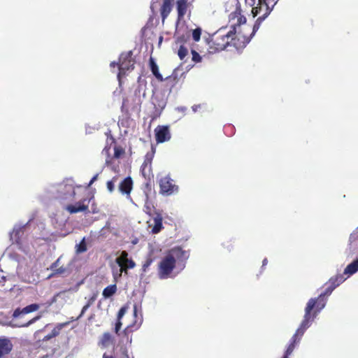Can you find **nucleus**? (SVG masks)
<instances>
[{
  "mask_svg": "<svg viewBox=\"0 0 358 358\" xmlns=\"http://www.w3.org/2000/svg\"><path fill=\"white\" fill-rule=\"evenodd\" d=\"M189 258V253L181 247H174L169 250L158 265V276L160 279H167L176 267V262H185Z\"/></svg>",
  "mask_w": 358,
  "mask_h": 358,
  "instance_id": "nucleus-1",
  "label": "nucleus"
},
{
  "mask_svg": "<svg viewBox=\"0 0 358 358\" xmlns=\"http://www.w3.org/2000/svg\"><path fill=\"white\" fill-rule=\"evenodd\" d=\"M345 274H337L334 276H332L329 281L325 284L327 287L324 292L321 293L318 297L317 298H311L308 301L307 304H309L312 302V313H314L315 315H317L320 310L325 306L326 305V299L325 296H329L332 292L339 286L342 282H343L347 277L344 276Z\"/></svg>",
  "mask_w": 358,
  "mask_h": 358,
  "instance_id": "nucleus-2",
  "label": "nucleus"
},
{
  "mask_svg": "<svg viewBox=\"0 0 358 358\" xmlns=\"http://www.w3.org/2000/svg\"><path fill=\"white\" fill-rule=\"evenodd\" d=\"M312 302L306 304L305 308V314L299 327L296 329L295 334L292 337L289 344L284 354L285 356L289 357L294 351L296 345L299 343L305 331L310 327V323L314 320L317 315L312 313Z\"/></svg>",
  "mask_w": 358,
  "mask_h": 358,
  "instance_id": "nucleus-3",
  "label": "nucleus"
},
{
  "mask_svg": "<svg viewBox=\"0 0 358 358\" xmlns=\"http://www.w3.org/2000/svg\"><path fill=\"white\" fill-rule=\"evenodd\" d=\"M235 35V27H233V29L225 33L223 29H219L213 34L209 36L206 39V43L208 45V52L214 54L222 50H225L229 46L230 37Z\"/></svg>",
  "mask_w": 358,
  "mask_h": 358,
  "instance_id": "nucleus-4",
  "label": "nucleus"
},
{
  "mask_svg": "<svg viewBox=\"0 0 358 358\" xmlns=\"http://www.w3.org/2000/svg\"><path fill=\"white\" fill-rule=\"evenodd\" d=\"M269 3H271V2L268 1V0H259L258 6L252 8V13L254 17L260 14L262 12L263 14L262 16H259L257 19L252 27V35L255 34V33L259 29L262 22L270 14L272 8L269 7Z\"/></svg>",
  "mask_w": 358,
  "mask_h": 358,
  "instance_id": "nucleus-5",
  "label": "nucleus"
},
{
  "mask_svg": "<svg viewBox=\"0 0 358 358\" xmlns=\"http://www.w3.org/2000/svg\"><path fill=\"white\" fill-rule=\"evenodd\" d=\"M132 51L122 52L118 62L119 73L117 74V78L120 81L121 77L124 76L126 71L129 70H133L134 69L135 61L132 58Z\"/></svg>",
  "mask_w": 358,
  "mask_h": 358,
  "instance_id": "nucleus-6",
  "label": "nucleus"
},
{
  "mask_svg": "<svg viewBox=\"0 0 358 358\" xmlns=\"http://www.w3.org/2000/svg\"><path fill=\"white\" fill-rule=\"evenodd\" d=\"M159 192L163 195H171L178 192L179 187L169 175L162 177L159 181Z\"/></svg>",
  "mask_w": 358,
  "mask_h": 358,
  "instance_id": "nucleus-7",
  "label": "nucleus"
},
{
  "mask_svg": "<svg viewBox=\"0 0 358 358\" xmlns=\"http://www.w3.org/2000/svg\"><path fill=\"white\" fill-rule=\"evenodd\" d=\"M145 96V93H143V97ZM143 102L141 92L140 89L134 90V93L124 99L122 108H130L132 110L139 109Z\"/></svg>",
  "mask_w": 358,
  "mask_h": 358,
  "instance_id": "nucleus-8",
  "label": "nucleus"
},
{
  "mask_svg": "<svg viewBox=\"0 0 358 358\" xmlns=\"http://www.w3.org/2000/svg\"><path fill=\"white\" fill-rule=\"evenodd\" d=\"M194 0H177L176 10L178 13L177 21L180 22L184 19L185 15H191V8Z\"/></svg>",
  "mask_w": 358,
  "mask_h": 358,
  "instance_id": "nucleus-9",
  "label": "nucleus"
},
{
  "mask_svg": "<svg viewBox=\"0 0 358 358\" xmlns=\"http://www.w3.org/2000/svg\"><path fill=\"white\" fill-rule=\"evenodd\" d=\"M253 36L252 33L248 36L242 34L241 32L236 34V31L235 30V35L230 37L229 46H233L236 50L243 49L250 41Z\"/></svg>",
  "mask_w": 358,
  "mask_h": 358,
  "instance_id": "nucleus-10",
  "label": "nucleus"
},
{
  "mask_svg": "<svg viewBox=\"0 0 358 358\" xmlns=\"http://www.w3.org/2000/svg\"><path fill=\"white\" fill-rule=\"evenodd\" d=\"M103 152H105L108 157L106 159V165L107 166H110L114 171H116V168L113 166V161L115 159H120L125 154L124 149L120 145H115L114 147V155L111 157L109 154L110 148L106 146L103 150Z\"/></svg>",
  "mask_w": 358,
  "mask_h": 358,
  "instance_id": "nucleus-11",
  "label": "nucleus"
},
{
  "mask_svg": "<svg viewBox=\"0 0 358 358\" xmlns=\"http://www.w3.org/2000/svg\"><path fill=\"white\" fill-rule=\"evenodd\" d=\"M155 136L157 143L169 141L171 138L170 127L169 125H158L155 129Z\"/></svg>",
  "mask_w": 358,
  "mask_h": 358,
  "instance_id": "nucleus-12",
  "label": "nucleus"
},
{
  "mask_svg": "<svg viewBox=\"0 0 358 358\" xmlns=\"http://www.w3.org/2000/svg\"><path fill=\"white\" fill-rule=\"evenodd\" d=\"M128 252L125 250L121 252L119 257L116 259V263L120 267V275L123 271H127L128 268H133L136 266L135 262L131 259H128Z\"/></svg>",
  "mask_w": 358,
  "mask_h": 358,
  "instance_id": "nucleus-13",
  "label": "nucleus"
},
{
  "mask_svg": "<svg viewBox=\"0 0 358 358\" xmlns=\"http://www.w3.org/2000/svg\"><path fill=\"white\" fill-rule=\"evenodd\" d=\"M39 305L37 303H32L23 308H16L13 313V318L17 319L20 317L22 315L30 313L34 311H36L39 308Z\"/></svg>",
  "mask_w": 358,
  "mask_h": 358,
  "instance_id": "nucleus-14",
  "label": "nucleus"
},
{
  "mask_svg": "<svg viewBox=\"0 0 358 358\" xmlns=\"http://www.w3.org/2000/svg\"><path fill=\"white\" fill-rule=\"evenodd\" d=\"M86 199H83L75 204H70L66 206L65 209L71 214L88 210V205L85 204Z\"/></svg>",
  "mask_w": 358,
  "mask_h": 358,
  "instance_id": "nucleus-15",
  "label": "nucleus"
},
{
  "mask_svg": "<svg viewBox=\"0 0 358 358\" xmlns=\"http://www.w3.org/2000/svg\"><path fill=\"white\" fill-rule=\"evenodd\" d=\"M13 343L7 338H0V358L8 355L13 350Z\"/></svg>",
  "mask_w": 358,
  "mask_h": 358,
  "instance_id": "nucleus-16",
  "label": "nucleus"
},
{
  "mask_svg": "<svg viewBox=\"0 0 358 358\" xmlns=\"http://www.w3.org/2000/svg\"><path fill=\"white\" fill-rule=\"evenodd\" d=\"M133 187V180L131 177H127L119 185L120 192L126 195H130Z\"/></svg>",
  "mask_w": 358,
  "mask_h": 358,
  "instance_id": "nucleus-17",
  "label": "nucleus"
},
{
  "mask_svg": "<svg viewBox=\"0 0 358 358\" xmlns=\"http://www.w3.org/2000/svg\"><path fill=\"white\" fill-rule=\"evenodd\" d=\"M173 1L174 0H163V3L160 8L162 21H164L172 10Z\"/></svg>",
  "mask_w": 358,
  "mask_h": 358,
  "instance_id": "nucleus-18",
  "label": "nucleus"
},
{
  "mask_svg": "<svg viewBox=\"0 0 358 358\" xmlns=\"http://www.w3.org/2000/svg\"><path fill=\"white\" fill-rule=\"evenodd\" d=\"M151 158L146 156V158L145 159L141 167V174L145 179L148 178V180L150 179L151 175L153 177V175L151 173Z\"/></svg>",
  "mask_w": 358,
  "mask_h": 358,
  "instance_id": "nucleus-19",
  "label": "nucleus"
},
{
  "mask_svg": "<svg viewBox=\"0 0 358 358\" xmlns=\"http://www.w3.org/2000/svg\"><path fill=\"white\" fill-rule=\"evenodd\" d=\"M150 70L155 78L160 82H162L164 79L162 75L159 71V68L156 62L152 57L150 58L149 60Z\"/></svg>",
  "mask_w": 358,
  "mask_h": 358,
  "instance_id": "nucleus-20",
  "label": "nucleus"
},
{
  "mask_svg": "<svg viewBox=\"0 0 358 358\" xmlns=\"http://www.w3.org/2000/svg\"><path fill=\"white\" fill-rule=\"evenodd\" d=\"M358 271V259L348 264L345 268L343 274L347 275V278L353 275Z\"/></svg>",
  "mask_w": 358,
  "mask_h": 358,
  "instance_id": "nucleus-21",
  "label": "nucleus"
},
{
  "mask_svg": "<svg viewBox=\"0 0 358 358\" xmlns=\"http://www.w3.org/2000/svg\"><path fill=\"white\" fill-rule=\"evenodd\" d=\"M134 316L137 319L134 321V322L132 324L128 326L125 330H129L131 328L138 329L143 322L142 315H141L140 318H138V310L137 306L136 304L134 306Z\"/></svg>",
  "mask_w": 358,
  "mask_h": 358,
  "instance_id": "nucleus-22",
  "label": "nucleus"
},
{
  "mask_svg": "<svg viewBox=\"0 0 358 358\" xmlns=\"http://www.w3.org/2000/svg\"><path fill=\"white\" fill-rule=\"evenodd\" d=\"M237 19V22L236 24L232 25V27H234L236 28V26H240L241 24H243L246 22V18L244 15H242L240 12H234L231 13L230 15V20H234Z\"/></svg>",
  "mask_w": 358,
  "mask_h": 358,
  "instance_id": "nucleus-23",
  "label": "nucleus"
},
{
  "mask_svg": "<svg viewBox=\"0 0 358 358\" xmlns=\"http://www.w3.org/2000/svg\"><path fill=\"white\" fill-rule=\"evenodd\" d=\"M41 318V315H37L34 317H33L31 320H29L27 322L21 323V322H15L14 321L12 322V324H10L12 327H27L30 326L31 324H34L36 321H38Z\"/></svg>",
  "mask_w": 358,
  "mask_h": 358,
  "instance_id": "nucleus-24",
  "label": "nucleus"
},
{
  "mask_svg": "<svg viewBox=\"0 0 358 358\" xmlns=\"http://www.w3.org/2000/svg\"><path fill=\"white\" fill-rule=\"evenodd\" d=\"M59 263V259L52 263L50 266V269L54 271V273L51 275V276L54 275H60L63 274L66 272V268L64 266L58 267Z\"/></svg>",
  "mask_w": 358,
  "mask_h": 358,
  "instance_id": "nucleus-25",
  "label": "nucleus"
},
{
  "mask_svg": "<svg viewBox=\"0 0 358 358\" xmlns=\"http://www.w3.org/2000/svg\"><path fill=\"white\" fill-rule=\"evenodd\" d=\"M162 229V217L160 215H157L154 218V227L152 229V232L153 234H157L159 233L161 229Z\"/></svg>",
  "mask_w": 358,
  "mask_h": 358,
  "instance_id": "nucleus-26",
  "label": "nucleus"
},
{
  "mask_svg": "<svg viewBox=\"0 0 358 358\" xmlns=\"http://www.w3.org/2000/svg\"><path fill=\"white\" fill-rule=\"evenodd\" d=\"M113 343V336L109 332H105L102 335L100 343L101 345L104 347L108 346L110 344Z\"/></svg>",
  "mask_w": 358,
  "mask_h": 358,
  "instance_id": "nucleus-27",
  "label": "nucleus"
},
{
  "mask_svg": "<svg viewBox=\"0 0 358 358\" xmlns=\"http://www.w3.org/2000/svg\"><path fill=\"white\" fill-rule=\"evenodd\" d=\"M117 291V286L115 284L109 285L104 288L103 290V296L104 298H109L113 296Z\"/></svg>",
  "mask_w": 358,
  "mask_h": 358,
  "instance_id": "nucleus-28",
  "label": "nucleus"
},
{
  "mask_svg": "<svg viewBox=\"0 0 358 358\" xmlns=\"http://www.w3.org/2000/svg\"><path fill=\"white\" fill-rule=\"evenodd\" d=\"M62 190H64L67 192H69L72 199H74L76 192H75V188L72 184L60 185L59 191H62Z\"/></svg>",
  "mask_w": 358,
  "mask_h": 358,
  "instance_id": "nucleus-29",
  "label": "nucleus"
},
{
  "mask_svg": "<svg viewBox=\"0 0 358 358\" xmlns=\"http://www.w3.org/2000/svg\"><path fill=\"white\" fill-rule=\"evenodd\" d=\"M69 324V322H64V323H59L56 325V327L52 330L50 334H52V336L56 337L59 334L62 328L67 326Z\"/></svg>",
  "mask_w": 358,
  "mask_h": 358,
  "instance_id": "nucleus-30",
  "label": "nucleus"
},
{
  "mask_svg": "<svg viewBox=\"0 0 358 358\" xmlns=\"http://www.w3.org/2000/svg\"><path fill=\"white\" fill-rule=\"evenodd\" d=\"M189 39V36L187 34H182L176 37L175 42L176 44L185 45Z\"/></svg>",
  "mask_w": 358,
  "mask_h": 358,
  "instance_id": "nucleus-31",
  "label": "nucleus"
},
{
  "mask_svg": "<svg viewBox=\"0 0 358 358\" xmlns=\"http://www.w3.org/2000/svg\"><path fill=\"white\" fill-rule=\"evenodd\" d=\"M188 54V49L182 44L180 45L178 50V55L179 58L182 60Z\"/></svg>",
  "mask_w": 358,
  "mask_h": 358,
  "instance_id": "nucleus-32",
  "label": "nucleus"
},
{
  "mask_svg": "<svg viewBox=\"0 0 358 358\" xmlns=\"http://www.w3.org/2000/svg\"><path fill=\"white\" fill-rule=\"evenodd\" d=\"M87 250L85 238L80 242L78 245H76V252L83 253L86 252Z\"/></svg>",
  "mask_w": 358,
  "mask_h": 358,
  "instance_id": "nucleus-33",
  "label": "nucleus"
},
{
  "mask_svg": "<svg viewBox=\"0 0 358 358\" xmlns=\"http://www.w3.org/2000/svg\"><path fill=\"white\" fill-rule=\"evenodd\" d=\"M117 180V177L114 176L110 180H108L106 183L107 189L110 192H113L115 189V183Z\"/></svg>",
  "mask_w": 358,
  "mask_h": 358,
  "instance_id": "nucleus-34",
  "label": "nucleus"
},
{
  "mask_svg": "<svg viewBox=\"0 0 358 358\" xmlns=\"http://www.w3.org/2000/svg\"><path fill=\"white\" fill-rule=\"evenodd\" d=\"M201 29L198 27L193 30L192 31V38L194 41H199L201 38Z\"/></svg>",
  "mask_w": 358,
  "mask_h": 358,
  "instance_id": "nucleus-35",
  "label": "nucleus"
},
{
  "mask_svg": "<svg viewBox=\"0 0 358 358\" xmlns=\"http://www.w3.org/2000/svg\"><path fill=\"white\" fill-rule=\"evenodd\" d=\"M152 262L153 259L150 257H148L142 266L143 272H146Z\"/></svg>",
  "mask_w": 358,
  "mask_h": 358,
  "instance_id": "nucleus-36",
  "label": "nucleus"
},
{
  "mask_svg": "<svg viewBox=\"0 0 358 358\" xmlns=\"http://www.w3.org/2000/svg\"><path fill=\"white\" fill-rule=\"evenodd\" d=\"M192 61L199 63L201 62L202 60L201 56L194 50H192Z\"/></svg>",
  "mask_w": 358,
  "mask_h": 358,
  "instance_id": "nucleus-37",
  "label": "nucleus"
},
{
  "mask_svg": "<svg viewBox=\"0 0 358 358\" xmlns=\"http://www.w3.org/2000/svg\"><path fill=\"white\" fill-rule=\"evenodd\" d=\"M127 309H128V306L126 305V306H122L118 311V313H117V320H121V319L122 318V317L124 315V314L126 313V312L127 311Z\"/></svg>",
  "mask_w": 358,
  "mask_h": 358,
  "instance_id": "nucleus-38",
  "label": "nucleus"
},
{
  "mask_svg": "<svg viewBox=\"0 0 358 358\" xmlns=\"http://www.w3.org/2000/svg\"><path fill=\"white\" fill-rule=\"evenodd\" d=\"M222 245L224 248H226L227 250L231 251V250L233 248L232 245V241L231 240H227L223 243Z\"/></svg>",
  "mask_w": 358,
  "mask_h": 358,
  "instance_id": "nucleus-39",
  "label": "nucleus"
},
{
  "mask_svg": "<svg viewBox=\"0 0 358 358\" xmlns=\"http://www.w3.org/2000/svg\"><path fill=\"white\" fill-rule=\"evenodd\" d=\"M90 308V306H88L87 305H85L82 310H81V313L80 314L78 315V317H77L76 319H73V317L71 318V321H73V320H79L81 317H83V315L85 314V313L86 312V310Z\"/></svg>",
  "mask_w": 358,
  "mask_h": 358,
  "instance_id": "nucleus-40",
  "label": "nucleus"
},
{
  "mask_svg": "<svg viewBox=\"0 0 358 358\" xmlns=\"http://www.w3.org/2000/svg\"><path fill=\"white\" fill-rule=\"evenodd\" d=\"M122 322L121 320H117L116 323H115V332L118 334L119 333V331L120 330L121 327H122Z\"/></svg>",
  "mask_w": 358,
  "mask_h": 358,
  "instance_id": "nucleus-41",
  "label": "nucleus"
},
{
  "mask_svg": "<svg viewBox=\"0 0 358 358\" xmlns=\"http://www.w3.org/2000/svg\"><path fill=\"white\" fill-rule=\"evenodd\" d=\"M96 299V294H93V295H92L90 299H89V300L87 301V303H86V305H87L88 306H90H90L94 303V302L95 301Z\"/></svg>",
  "mask_w": 358,
  "mask_h": 358,
  "instance_id": "nucleus-42",
  "label": "nucleus"
},
{
  "mask_svg": "<svg viewBox=\"0 0 358 358\" xmlns=\"http://www.w3.org/2000/svg\"><path fill=\"white\" fill-rule=\"evenodd\" d=\"M99 174L96 173L93 178L90 180L87 187H90L98 178Z\"/></svg>",
  "mask_w": 358,
  "mask_h": 358,
  "instance_id": "nucleus-43",
  "label": "nucleus"
},
{
  "mask_svg": "<svg viewBox=\"0 0 358 358\" xmlns=\"http://www.w3.org/2000/svg\"><path fill=\"white\" fill-rule=\"evenodd\" d=\"M54 338L53 336H52V334L50 333L49 334L46 335L44 338H43V341H48L51 338Z\"/></svg>",
  "mask_w": 358,
  "mask_h": 358,
  "instance_id": "nucleus-44",
  "label": "nucleus"
},
{
  "mask_svg": "<svg viewBox=\"0 0 358 358\" xmlns=\"http://www.w3.org/2000/svg\"><path fill=\"white\" fill-rule=\"evenodd\" d=\"M200 106H201L200 105H194V106H192V110H193V111H194V112H196V111H197V110H198V108H200Z\"/></svg>",
  "mask_w": 358,
  "mask_h": 358,
  "instance_id": "nucleus-45",
  "label": "nucleus"
},
{
  "mask_svg": "<svg viewBox=\"0 0 358 358\" xmlns=\"http://www.w3.org/2000/svg\"><path fill=\"white\" fill-rule=\"evenodd\" d=\"M103 358H115V357L112 355H108L104 353L103 355Z\"/></svg>",
  "mask_w": 358,
  "mask_h": 358,
  "instance_id": "nucleus-46",
  "label": "nucleus"
},
{
  "mask_svg": "<svg viewBox=\"0 0 358 358\" xmlns=\"http://www.w3.org/2000/svg\"><path fill=\"white\" fill-rule=\"evenodd\" d=\"M115 66H118V62H112L110 63V66H111V67H115Z\"/></svg>",
  "mask_w": 358,
  "mask_h": 358,
  "instance_id": "nucleus-47",
  "label": "nucleus"
},
{
  "mask_svg": "<svg viewBox=\"0 0 358 358\" xmlns=\"http://www.w3.org/2000/svg\"><path fill=\"white\" fill-rule=\"evenodd\" d=\"M268 263V260L266 258L264 259L263 262H262V266H265Z\"/></svg>",
  "mask_w": 358,
  "mask_h": 358,
  "instance_id": "nucleus-48",
  "label": "nucleus"
},
{
  "mask_svg": "<svg viewBox=\"0 0 358 358\" xmlns=\"http://www.w3.org/2000/svg\"><path fill=\"white\" fill-rule=\"evenodd\" d=\"M58 296V294L55 295L53 296V298L52 299V303H54L57 301V296Z\"/></svg>",
  "mask_w": 358,
  "mask_h": 358,
  "instance_id": "nucleus-49",
  "label": "nucleus"
},
{
  "mask_svg": "<svg viewBox=\"0 0 358 358\" xmlns=\"http://www.w3.org/2000/svg\"><path fill=\"white\" fill-rule=\"evenodd\" d=\"M278 0H268V1H271V3H273V4L272 5V8L273 7V6L276 3Z\"/></svg>",
  "mask_w": 358,
  "mask_h": 358,
  "instance_id": "nucleus-50",
  "label": "nucleus"
},
{
  "mask_svg": "<svg viewBox=\"0 0 358 358\" xmlns=\"http://www.w3.org/2000/svg\"><path fill=\"white\" fill-rule=\"evenodd\" d=\"M111 140H112V141H113V143H115V138H114L113 136H111Z\"/></svg>",
  "mask_w": 358,
  "mask_h": 358,
  "instance_id": "nucleus-51",
  "label": "nucleus"
},
{
  "mask_svg": "<svg viewBox=\"0 0 358 358\" xmlns=\"http://www.w3.org/2000/svg\"><path fill=\"white\" fill-rule=\"evenodd\" d=\"M282 358H289V357L283 355Z\"/></svg>",
  "mask_w": 358,
  "mask_h": 358,
  "instance_id": "nucleus-52",
  "label": "nucleus"
},
{
  "mask_svg": "<svg viewBox=\"0 0 358 358\" xmlns=\"http://www.w3.org/2000/svg\"><path fill=\"white\" fill-rule=\"evenodd\" d=\"M113 166L115 168V166L113 164ZM118 167V165H116V169Z\"/></svg>",
  "mask_w": 358,
  "mask_h": 358,
  "instance_id": "nucleus-53",
  "label": "nucleus"
},
{
  "mask_svg": "<svg viewBox=\"0 0 358 358\" xmlns=\"http://www.w3.org/2000/svg\"><path fill=\"white\" fill-rule=\"evenodd\" d=\"M43 358H45V357H43Z\"/></svg>",
  "mask_w": 358,
  "mask_h": 358,
  "instance_id": "nucleus-54",
  "label": "nucleus"
}]
</instances>
